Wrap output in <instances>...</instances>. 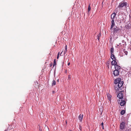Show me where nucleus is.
<instances>
[{"label": "nucleus", "instance_id": "a19ab883", "mask_svg": "<svg viewBox=\"0 0 131 131\" xmlns=\"http://www.w3.org/2000/svg\"><path fill=\"white\" fill-rule=\"evenodd\" d=\"M7 131L6 130H5V131Z\"/></svg>", "mask_w": 131, "mask_h": 131}, {"label": "nucleus", "instance_id": "f704fd0d", "mask_svg": "<svg viewBox=\"0 0 131 131\" xmlns=\"http://www.w3.org/2000/svg\"><path fill=\"white\" fill-rule=\"evenodd\" d=\"M54 93H55V91H52V93H53V94H54Z\"/></svg>", "mask_w": 131, "mask_h": 131}, {"label": "nucleus", "instance_id": "ddd939ff", "mask_svg": "<svg viewBox=\"0 0 131 131\" xmlns=\"http://www.w3.org/2000/svg\"><path fill=\"white\" fill-rule=\"evenodd\" d=\"M83 115V114H80L78 116V118L79 119L80 122H81L82 120Z\"/></svg>", "mask_w": 131, "mask_h": 131}, {"label": "nucleus", "instance_id": "aec40b11", "mask_svg": "<svg viewBox=\"0 0 131 131\" xmlns=\"http://www.w3.org/2000/svg\"><path fill=\"white\" fill-rule=\"evenodd\" d=\"M125 112V111L124 110H122L121 112V114L122 115H124Z\"/></svg>", "mask_w": 131, "mask_h": 131}, {"label": "nucleus", "instance_id": "2eb2a0df", "mask_svg": "<svg viewBox=\"0 0 131 131\" xmlns=\"http://www.w3.org/2000/svg\"><path fill=\"white\" fill-rule=\"evenodd\" d=\"M111 59H112L113 60H114V59H115V56L114 54H111Z\"/></svg>", "mask_w": 131, "mask_h": 131}, {"label": "nucleus", "instance_id": "7c9ffc66", "mask_svg": "<svg viewBox=\"0 0 131 131\" xmlns=\"http://www.w3.org/2000/svg\"><path fill=\"white\" fill-rule=\"evenodd\" d=\"M67 50H64V53L65 54L67 52Z\"/></svg>", "mask_w": 131, "mask_h": 131}, {"label": "nucleus", "instance_id": "e433bc0d", "mask_svg": "<svg viewBox=\"0 0 131 131\" xmlns=\"http://www.w3.org/2000/svg\"><path fill=\"white\" fill-rule=\"evenodd\" d=\"M57 81L58 82H59V79H58V80H57Z\"/></svg>", "mask_w": 131, "mask_h": 131}, {"label": "nucleus", "instance_id": "f03ea898", "mask_svg": "<svg viewBox=\"0 0 131 131\" xmlns=\"http://www.w3.org/2000/svg\"><path fill=\"white\" fill-rule=\"evenodd\" d=\"M114 83L119 88H120V90H122L123 88L122 86L124 83V82L121 81V78H118L116 79L114 81Z\"/></svg>", "mask_w": 131, "mask_h": 131}, {"label": "nucleus", "instance_id": "2f4dec72", "mask_svg": "<svg viewBox=\"0 0 131 131\" xmlns=\"http://www.w3.org/2000/svg\"><path fill=\"white\" fill-rule=\"evenodd\" d=\"M64 50H67V45L65 46Z\"/></svg>", "mask_w": 131, "mask_h": 131}, {"label": "nucleus", "instance_id": "79ce46f5", "mask_svg": "<svg viewBox=\"0 0 131 131\" xmlns=\"http://www.w3.org/2000/svg\"><path fill=\"white\" fill-rule=\"evenodd\" d=\"M130 131L128 130V131Z\"/></svg>", "mask_w": 131, "mask_h": 131}, {"label": "nucleus", "instance_id": "c9c22d12", "mask_svg": "<svg viewBox=\"0 0 131 131\" xmlns=\"http://www.w3.org/2000/svg\"><path fill=\"white\" fill-rule=\"evenodd\" d=\"M70 63L69 62V63H68V65L69 66L70 65Z\"/></svg>", "mask_w": 131, "mask_h": 131}, {"label": "nucleus", "instance_id": "4c0bfd02", "mask_svg": "<svg viewBox=\"0 0 131 131\" xmlns=\"http://www.w3.org/2000/svg\"><path fill=\"white\" fill-rule=\"evenodd\" d=\"M112 37H111V38H110L111 39H112Z\"/></svg>", "mask_w": 131, "mask_h": 131}, {"label": "nucleus", "instance_id": "4468645a", "mask_svg": "<svg viewBox=\"0 0 131 131\" xmlns=\"http://www.w3.org/2000/svg\"><path fill=\"white\" fill-rule=\"evenodd\" d=\"M127 28H128L131 27V22H128L127 23Z\"/></svg>", "mask_w": 131, "mask_h": 131}, {"label": "nucleus", "instance_id": "bb28decb", "mask_svg": "<svg viewBox=\"0 0 131 131\" xmlns=\"http://www.w3.org/2000/svg\"><path fill=\"white\" fill-rule=\"evenodd\" d=\"M71 79V75H70L68 76V81L70 80Z\"/></svg>", "mask_w": 131, "mask_h": 131}, {"label": "nucleus", "instance_id": "6ab92c4d", "mask_svg": "<svg viewBox=\"0 0 131 131\" xmlns=\"http://www.w3.org/2000/svg\"><path fill=\"white\" fill-rule=\"evenodd\" d=\"M56 82L54 80H53L52 82V85L53 86L56 85Z\"/></svg>", "mask_w": 131, "mask_h": 131}, {"label": "nucleus", "instance_id": "9d476101", "mask_svg": "<svg viewBox=\"0 0 131 131\" xmlns=\"http://www.w3.org/2000/svg\"><path fill=\"white\" fill-rule=\"evenodd\" d=\"M125 123L124 122H122L120 124V128L121 129H123L125 128Z\"/></svg>", "mask_w": 131, "mask_h": 131}, {"label": "nucleus", "instance_id": "cd10ccee", "mask_svg": "<svg viewBox=\"0 0 131 131\" xmlns=\"http://www.w3.org/2000/svg\"><path fill=\"white\" fill-rule=\"evenodd\" d=\"M79 129L81 131L82 130V126L80 125H79Z\"/></svg>", "mask_w": 131, "mask_h": 131}, {"label": "nucleus", "instance_id": "c756f323", "mask_svg": "<svg viewBox=\"0 0 131 131\" xmlns=\"http://www.w3.org/2000/svg\"><path fill=\"white\" fill-rule=\"evenodd\" d=\"M67 50H64V53L65 54L67 52Z\"/></svg>", "mask_w": 131, "mask_h": 131}, {"label": "nucleus", "instance_id": "f257e3e1", "mask_svg": "<svg viewBox=\"0 0 131 131\" xmlns=\"http://www.w3.org/2000/svg\"><path fill=\"white\" fill-rule=\"evenodd\" d=\"M111 30L112 33V34L111 33V35L112 36V37L114 39H116L118 38L119 36H120L121 32V29L116 26H115Z\"/></svg>", "mask_w": 131, "mask_h": 131}, {"label": "nucleus", "instance_id": "72a5a7b5", "mask_svg": "<svg viewBox=\"0 0 131 131\" xmlns=\"http://www.w3.org/2000/svg\"><path fill=\"white\" fill-rule=\"evenodd\" d=\"M39 129L40 131H42V129H41L40 127H39Z\"/></svg>", "mask_w": 131, "mask_h": 131}, {"label": "nucleus", "instance_id": "20e7f679", "mask_svg": "<svg viewBox=\"0 0 131 131\" xmlns=\"http://www.w3.org/2000/svg\"><path fill=\"white\" fill-rule=\"evenodd\" d=\"M127 5V3L126 2H121L119 4V6L117 8L115 9V11L116 12V13H117L121 9H122L124 6L126 7Z\"/></svg>", "mask_w": 131, "mask_h": 131}, {"label": "nucleus", "instance_id": "9b49d317", "mask_svg": "<svg viewBox=\"0 0 131 131\" xmlns=\"http://www.w3.org/2000/svg\"><path fill=\"white\" fill-rule=\"evenodd\" d=\"M112 24L111 26L110 29H113L115 26V23L114 22V20H112L111 21Z\"/></svg>", "mask_w": 131, "mask_h": 131}, {"label": "nucleus", "instance_id": "393cba45", "mask_svg": "<svg viewBox=\"0 0 131 131\" xmlns=\"http://www.w3.org/2000/svg\"><path fill=\"white\" fill-rule=\"evenodd\" d=\"M100 126H101V127H102V128L103 129H104V126H103V123L102 122Z\"/></svg>", "mask_w": 131, "mask_h": 131}, {"label": "nucleus", "instance_id": "39448f33", "mask_svg": "<svg viewBox=\"0 0 131 131\" xmlns=\"http://www.w3.org/2000/svg\"><path fill=\"white\" fill-rule=\"evenodd\" d=\"M118 103L120 102V105L121 106H124L126 103V102L124 100H118Z\"/></svg>", "mask_w": 131, "mask_h": 131}, {"label": "nucleus", "instance_id": "7ed1b4c3", "mask_svg": "<svg viewBox=\"0 0 131 131\" xmlns=\"http://www.w3.org/2000/svg\"><path fill=\"white\" fill-rule=\"evenodd\" d=\"M115 70L113 72V74L115 76H117L119 75V73L121 68L119 66H116L114 67Z\"/></svg>", "mask_w": 131, "mask_h": 131}, {"label": "nucleus", "instance_id": "58836bf2", "mask_svg": "<svg viewBox=\"0 0 131 131\" xmlns=\"http://www.w3.org/2000/svg\"><path fill=\"white\" fill-rule=\"evenodd\" d=\"M121 43H119V45H121Z\"/></svg>", "mask_w": 131, "mask_h": 131}, {"label": "nucleus", "instance_id": "6e6552de", "mask_svg": "<svg viewBox=\"0 0 131 131\" xmlns=\"http://www.w3.org/2000/svg\"><path fill=\"white\" fill-rule=\"evenodd\" d=\"M123 13L124 12H120L118 13L117 15L119 19H121L122 18L123 19V18L122 16V15L123 14Z\"/></svg>", "mask_w": 131, "mask_h": 131}, {"label": "nucleus", "instance_id": "dca6fc26", "mask_svg": "<svg viewBox=\"0 0 131 131\" xmlns=\"http://www.w3.org/2000/svg\"><path fill=\"white\" fill-rule=\"evenodd\" d=\"M107 98L109 100H110L111 97V95L109 94H108L107 95Z\"/></svg>", "mask_w": 131, "mask_h": 131}, {"label": "nucleus", "instance_id": "5701e85b", "mask_svg": "<svg viewBox=\"0 0 131 131\" xmlns=\"http://www.w3.org/2000/svg\"><path fill=\"white\" fill-rule=\"evenodd\" d=\"M91 9V7H90V5H89L88 6V13H89V11Z\"/></svg>", "mask_w": 131, "mask_h": 131}, {"label": "nucleus", "instance_id": "ea45409f", "mask_svg": "<svg viewBox=\"0 0 131 131\" xmlns=\"http://www.w3.org/2000/svg\"><path fill=\"white\" fill-rule=\"evenodd\" d=\"M69 131H72L71 130H70Z\"/></svg>", "mask_w": 131, "mask_h": 131}, {"label": "nucleus", "instance_id": "1a4fd4ad", "mask_svg": "<svg viewBox=\"0 0 131 131\" xmlns=\"http://www.w3.org/2000/svg\"><path fill=\"white\" fill-rule=\"evenodd\" d=\"M116 12H115H115H114L113 13H112L111 15V18L112 19V20H114V19L115 17L116 14Z\"/></svg>", "mask_w": 131, "mask_h": 131}, {"label": "nucleus", "instance_id": "f3484780", "mask_svg": "<svg viewBox=\"0 0 131 131\" xmlns=\"http://www.w3.org/2000/svg\"><path fill=\"white\" fill-rule=\"evenodd\" d=\"M101 36V33H99L98 35H97V39L99 41L100 39V37Z\"/></svg>", "mask_w": 131, "mask_h": 131}, {"label": "nucleus", "instance_id": "0eeeda50", "mask_svg": "<svg viewBox=\"0 0 131 131\" xmlns=\"http://www.w3.org/2000/svg\"><path fill=\"white\" fill-rule=\"evenodd\" d=\"M111 63L112 65L114 66V67H115V66H116L117 65L119 66L118 64H117V63L116 61L115 58V59H114V60L112 61Z\"/></svg>", "mask_w": 131, "mask_h": 131}, {"label": "nucleus", "instance_id": "c85d7f7f", "mask_svg": "<svg viewBox=\"0 0 131 131\" xmlns=\"http://www.w3.org/2000/svg\"><path fill=\"white\" fill-rule=\"evenodd\" d=\"M59 53H60V52H59L58 53V55H57V59H58L59 58Z\"/></svg>", "mask_w": 131, "mask_h": 131}, {"label": "nucleus", "instance_id": "a211bd4d", "mask_svg": "<svg viewBox=\"0 0 131 131\" xmlns=\"http://www.w3.org/2000/svg\"><path fill=\"white\" fill-rule=\"evenodd\" d=\"M122 42L123 43V45L124 46H126V42L124 40H123L122 41Z\"/></svg>", "mask_w": 131, "mask_h": 131}, {"label": "nucleus", "instance_id": "a878e982", "mask_svg": "<svg viewBox=\"0 0 131 131\" xmlns=\"http://www.w3.org/2000/svg\"><path fill=\"white\" fill-rule=\"evenodd\" d=\"M110 63V62L108 61L106 63L107 66L108 67V68H109Z\"/></svg>", "mask_w": 131, "mask_h": 131}, {"label": "nucleus", "instance_id": "f8f14e48", "mask_svg": "<svg viewBox=\"0 0 131 131\" xmlns=\"http://www.w3.org/2000/svg\"><path fill=\"white\" fill-rule=\"evenodd\" d=\"M114 88L115 90L117 92L118 91H119V90H120V88H119V87H118V86H117V85H116V84H115V86H114Z\"/></svg>", "mask_w": 131, "mask_h": 131}, {"label": "nucleus", "instance_id": "b1692460", "mask_svg": "<svg viewBox=\"0 0 131 131\" xmlns=\"http://www.w3.org/2000/svg\"><path fill=\"white\" fill-rule=\"evenodd\" d=\"M56 59H54V60L53 62V67H54L56 65Z\"/></svg>", "mask_w": 131, "mask_h": 131}, {"label": "nucleus", "instance_id": "4be33fe9", "mask_svg": "<svg viewBox=\"0 0 131 131\" xmlns=\"http://www.w3.org/2000/svg\"><path fill=\"white\" fill-rule=\"evenodd\" d=\"M123 51L124 52L125 54L126 55H127L128 53V52L127 51H125V49H123Z\"/></svg>", "mask_w": 131, "mask_h": 131}, {"label": "nucleus", "instance_id": "412c9836", "mask_svg": "<svg viewBox=\"0 0 131 131\" xmlns=\"http://www.w3.org/2000/svg\"><path fill=\"white\" fill-rule=\"evenodd\" d=\"M114 52V48L113 47L111 48L110 49V52L111 54H113Z\"/></svg>", "mask_w": 131, "mask_h": 131}, {"label": "nucleus", "instance_id": "423d86ee", "mask_svg": "<svg viewBox=\"0 0 131 131\" xmlns=\"http://www.w3.org/2000/svg\"><path fill=\"white\" fill-rule=\"evenodd\" d=\"M120 93H119L117 95V97L119 99H122L123 97V95L122 91H120Z\"/></svg>", "mask_w": 131, "mask_h": 131}, {"label": "nucleus", "instance_id": "473e14b6", "mask_svg": "<svg viewBox=\"0 0 131 131\" xmlns=\"http://www.w3.org/2000/svg\"><path fill=\"white\" fill-rule=\"evenodd\" d=\"M52 65H53L52 63H51L50 64V67H51L52 66Z\"/></svg>", "mask_w": 131, "mask_h": 131}]
</instances>
